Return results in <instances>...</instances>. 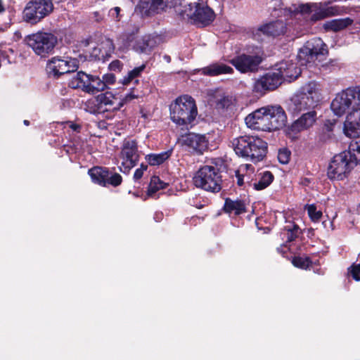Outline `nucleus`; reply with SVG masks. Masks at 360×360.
Wrapping results in <instances>:
<instances>
[{
    "mask_svg": "<svg viewBox=\"0 0 360 360\" xmlns=\"http://www.w3.org/2000/svg\"><path fill=\"white\" fill-rule=\"evenodd\" d=\"M84 142L83 141L75 140L73 143V145L75 147L76 150H82L84 147Z\"/></svg>",
    "mask_w": 360,
    "mask_h": 360,
    "instance_id": "obj_53",
    "label": "nucleus"
},
{
    "mask_svg": "<svg viewBox=\"0 0 360 360\" xmlns=\"http://www.w3.org/2000/svg\"><path fill=\"white\" fill-rule=\"evenodd\" d=\"M355 153L360 154V137L350 142L347 150L333 158L328 167V178L337 180L345 178L357 164Z\"/></svg>",
    "mask_w": 360,
    "mask_h": 360,
    "instance_id": "obj_2",
    "label": "nucleus"
},
{
    "mask_svg": "<svg viewBox=\"0 0 360 360\" xmlns=\"http://www.w3.org/2000/svg\"><path fill=\"white\" fill-rule=\"evenodd\" d=\"M139 28L136 27L132 32H125L119 39L122 49H132L138 53H149L157 45L155 37L150 35L137 38L136 34Z\"/></svg>",
    "mask_w": 360,
    "mask_h": 360,
    "instance_id": "obj_9",
    "label": "nucleus"
},
{
    "mask_svg": "<svg viewBox=\"0 0 360 360\" xmlns=\"http://www.w3.org/2000/svg\"><path fill=\"white\" fill-rule=\"evenodd\" d=\"M274 179V176L270 172H264L259 181L253 183V188L257 191L263 190L270 185Z\"/></svg>",
    "mask_w": 360,
    "mask_h": 360,
    "instance_id": "obj_31",
    "label": "nucleus"
},
{
    "mask_svg": "<svg viewBox=\"0 0 360 360\" xmlns=\"http://www.w3.org/2000/svg\"><path fill=\"white\" fill-rule=\"evenodd\" d=\"M321 99L320 85L315 82H310L302 86L292 97L291 108L297 112L314 109Z\"/></svg>",
    "mask_w": 360,
    "mask_h": 360,
    "instance_id": "obj_4",
    "label": "nucleus"
},
{
    "mask_svg": "<svg viewBox=\"0 0 360 360\" xmlns=\"http://www.w3.org/2000/svg\"><path fill=\"white\" fill-rule=\"evenodd\" d=\"M120 158L122 159L120 171L123 173H129L139 160V153L136 141L124 140L123 141Z\"/></svg>",
    "mask_w": 360,
    "mask_h": 360,
    "instance_id": "obj_14",
    "label": "nucleus"
},
{
    "mask_svg": "<svg viewBox=\"0 0 360 360\" xmlns=\"http://www.w3.org/2000/svg\"><path fill=\"white\" fill-rule=\"evenodd\" d=\"M148 166L146 165L141 164L140 167L136 169L134 174V179L135 181L139 180L143 174V172L147 169Z\"/></svg>",
    "mask_w": 360,
    "mask_h": 360,
    "instance_id": "obj_47",
    "label": "nucleus"
},
{
    "mask_svg": "<svg viewBox=\"0 0 360 360\" xmlns=\"http://www.w3.org/2000/svg\"><path fill=\"white\" fill-rule=\"evenodd\" d=\"M350 107L352 110L346 117L343 130L347 136L356 138L360 135V108H355L350 89L338 94L330 104L332 111L338 117L343 115Z\"/></svg>",
    "mask_w": 360,
    "mask_h": 360,
    "instance_id": "obj_1",
    "label": "nucleus"
},
{
    "mask_svg": "<svg viewBox=\"0 0 360 360\" xmlns=\"http://www.w3.org/2000/svg\"><path fill=\"white\" fill-rule=\"evenodd\" d=\"M229 100L228 99V98L225 97V96H223L219 102V104L221 103L222 107H225L226 105H229Z\"/></svg>",
    "mask_w": 360,
    "mask_h": 360,
    "instance_id": "obj_55",
    "label": "nucleus"
},
{
    "mask_svg": "<svg viewBox=\"0 0 360 360\" xmlns=\"http://www.w3.org/2000/svg\"><path fill=\"white\" fill-rule=\"evenodd\" d=\"M24 124H25V125H29V121H27V120H25V121H24Z\"/></svg>",
    "mask_w": 360,
    "mask_h": 360,
    "instance_id": "obj_59",
    "label": "nucleus"
},
{
    "mask_svg": "<svg viewBox=\"0 0 360 360\" xmlns=\"http://www.w3.org/2000/svg\"><path fill=\"white\" fill-rule=\"evenodd\" d=\"M87 94H95L99 91L105 90V85L101 79L97 76L89 75V82H88Z\"/></svg>",
    "mask_w": 360,
    "mask_h": 360,
    "instance_id": "obj_30",
    "label": "nucleus"
},
{
    "mask_svg": "<svg viewBox=\"0 0 360 360\" xmlns=\"http://www.w3.org/2000/svg\"><path fill=\"white\" fill-rule=\"evenodd\" d=\"M349 271L354 279L360 281V264L352 265Z\"/></svg>",
    "mask_w": 360,
    "mask_h": 360,
    "instance_id": "obj_46",
    "label": "nucleus"
},
{
    "mask_svg": "<svg viewBox=\"0 0 360 360\" xmlns=\"http://www.w3.org/2000/svg\"><path fill=\"white\" fill-rule=\"evenodd\" d=\"M10 59L8 58V56L6 53L5 51L0 50V65L1 64H8L10 63Z\"/></svg>",
    "mask_w": 360,
    "mask_h": 360,
    "instance_id": "obj_49",
    "label": "nucleus"
},
{
    "mask_svg": "<svg viewBox=\"0 0 360 360\" xmlns=\"http://www.w3.org/2000/svg\"><path fill=\"white\" fill-rule=\"evenodd\" d=\"M325 44L320 38L307 41L299 50L297 59L301 65H307L314 63L319 55H323Z\"/></svg>",
    "mask_w": 360,
    "mask_h": 360,
    "instance_id": "obj_13",
    "label": "nucleus"
},
{
    "mask_svg": "<svg viewBox=\"0 0 360 360\" xmlns=\"http://www.w3.org/2000/svg\"><path fill=\"white\" fill-rule=\"evenodd\" d=\"M253 173H252L251 170H248V172H243V176L245 179V184H248L250 186L253 187V183L252 182V177L251 175Z\"/></svg>",
    "mask_w": 360,
    "mask_h": 360,
    "instance_id": "obj_48",
    "label": "nucleus"
},
{
    "mask_svg": "<svg viewBox=\"0 0 360 360\" xmlns=\"http://www.w3.org/2000/svg\"><path fill=\"white\" fill-rule=\"evenodd\" d=\"M69 127L72 130V131L75 132H78L81 128V127L79 124L74 123H70Z\"/></svg>",
    "mask_w": 360,
    "mask_h": 360,
    "instance_id": "obj_54",
    "label": "nucleus"
},
{
    "mask_svg": "<svg viewBox=\"0 0 360 360\" xmlns=\"http://www.w3.org/2000/svg\"><path fill=\"white\" fill-rule=\"evenodd\" d=\"M173 0H140L136 11L141 15H150L163 11L172 4Z\"/></svg>",
    "mask_w": 360,
    "mask_h": 360,
    "instance_id": "obj_20",
    "label": "nucleus"
},
{
    "mask_svg": "<svg viewBox=\"0 0 360 360\" xmlns=\"http://www.w3.org/2000/svg\"><path fill=\"white\" fill-rule=\"evenodd\" d=\"M53 11V4L50 0H34L28 2L22 12L23 20L35 25Z\"/></svg>",
    "mask_w": 360,
    "mask_h": 360,
    "instance_id": "obj_11",
    "label": "nucleus"
},
{
    "mask_svg": "<svg viewBox=\"0 0 360 360\" xmlns=\"http://www.w3.org/2000/svg\"><path fill=\"white\" fill-rule=\"evenodd\" d=\"M290 152L287 149L279 150L278 160L281 164H287L290 160Z\"/></svg>",
    "mask_w": 360,
    "mask_h": 360,
    "instance_id": "obj_40",
    "label": "nucleus"
},
{
    "mask_svg": "<svg viewBox=\"0 0 360 360\" xmlns=\"http://www.w3.org/2000/svg\"><path fill=\"white\" fill-rule=\"evenodd\" d=\"M122 64L119 60L112 61L110 64V69L113 71H120Z\"/></svg>",
    "mask_w": 360,
    "mask_h": 360,
    "instance_id": "obj_50",
    "label": "nucleus"
},
{
    "mask_svg": "<svg viewBox=\"0 0 360 360\" xmlns=\"http://www.w3.org/2000/svg\"><path fill=\"white\" fill-rule=\"evenodd\" d=\"M231 144L238 156L249 158L255 163L262 161L266 155V143L257 136H240L234 139Z\"/></svg>",
    "mask_w": 360,
    "mask_h": 360,
    "instance_id": "obj_3",
    "label": "nucleus"
},
{
    "mask_svg": "<svg viewBox=\"0 0 360 360\" xmlns=\"http://www.w3.org/2000/svg\"><path fill=\"white\" fill-rule=\"evenodd\" d=\"M25 42L36 56L45 58L53 53L58 39L51 32L38 31L26 36Z\"/></svg>",
    "mask_w": 360,
    "mask_h": 360,
    "instance_id": "obj_7",
    "label": "nucleus"
},
{
    "mask_svg": "<svg viewBox=\"0 0 360 360\" xmlns=\"http://www.w3.org/2000/svg\"><path fill=\"white\" fill-rule=\"evenodd\" d=\"M88 173L94 183L103 186L107 184L108 170L106 168L95 167L90 169Z\"/></svg>",
    "mask_w": 360,
    "mask_h": 360,
    "instance_id": "obj_26",
    "label": "nucleus"
},
{
    "mask_svg": "<svg viewBox=\"0 0 360 360\" xmlns=\"http://www.w3.org/2000/svg\"><path fill=\"white\" fill-rule=\"evenodd\" d=\"M287 242L294 240L300 233V229L297 225L291 224L285 227Z\"/></svg>",
    "mask_w": 360,
    "mask_h": 360,
    "instance_id": "obj_35",
    "label": "nucleus"
},
{
    "mask_svg": "<svg viewBox=\"0 0 360 360\" xmlns=\"http://www.w3.org/2000/svg\"><path fill=\"white\" fill-rule=\"evenodd\" d=\"M145 68H146L145 65H141V66L136 67V68H134L132 70L129 71L128 72L127 75L123 78V81H122L123 84H125V85L128 84L131 82H132L134 79L138 77L141 74V72L144 70Z\"/></svg>",
    "mask_w": 360,
    "mask_h": 360,
    "instance_id": "obj_33",
    "label": "nucleus"
},
{
    "mask_svg": "<svg viewBox=\"0 0 360 360\" xmlns=\"http://www.w3.org/2000/svg\"><path fill=\"white\" fill-rule=\"evenodd\" d=\"M204 75L214 77L224 74H231L233 70L231 67L221 63H214L198 70Z\"/></svg>",
    "mask_w": 360,
    "mask_h": 360,
    "instance_id": "obj_23",
    "label": "nucleus"
},
{
    "mask_svg": "<svg viewBox=\"0 0 360 360\" xmlns=\"http://www.w3.org/2000/svg\"><path fill=\"white\" fill-rule=\"evenodd\" d=\"M292 263L296 267L306 269L310 266L311 262L309 257H295Z\"/></svg>",
    "mask_w": 360,
    "mask_h": 360,
    "instance_id": "obj_37",
    "label": "nucleus"
},
{
    "mask_svg": "<svg viewBox=\"0 0 360 360\" xmlns=\"http://www.w3.org/2000/svg\"><path fill=\"white\" fill-rule=\"evenodd\" d=\"M282 82L279 73L274 68L255 82L253 91L259 94H264L266 91L276 89Z\"/></svg>",
    "mask_w": 360,
    "mask_h": 360,
    "instance_id": "obj_17",
    "label": "nucleus"
},
{
    "mask_svg": "<svg viewBox=\"0 0 360 360\" xmlns=\"http://www.w3.org/2000/svg\"><path fill=\"white\" fill-rule=\"evenodd\" d=\"M248 127L263 131H271L266 106L260 108L250 113L245 118Z\"/></svg>",
    "mask_w": 360,
    "mask_h": 360,
    "instance_id": "obj_15",
    "label": "nucleus"
},
{
    "mask_svg": "<svg viewBox=\"0 0 360 360\" xmlns=\"http://www.w3.org/2000/svg\"><path fill=\"white\" fill-rule=\"evenodd\" d=\"M94 18H95V20H96L97 22H100V21H101V20H103V16H102V15H101V14L99 13V12H95V13H94Z\"/></svg>",
    "mask_w": 360,
    "mask_h": 360,
    "instance_id": "obj_56",
    "label": "nucleus"
},
{
    "mask_svg": "<svg viewBox=\"0 0 360 360\" xmlns=\"http://www.w3.org/2000/svg\"><path fill=\"white\" fill-rule=\"evenodd\" d=\"M9 51H11V53L13 52L12 49H9Z\"/></svg>",
    "mask_w": 360,
    "mask_h": 360,
    "instance_id": "obj_61",
    "label": "nucleus"
},
{
    "mask_svg": "<svg viewBox=\"0 0 360 360\" xmlns=\"http://www.w3.org/2000/svg\"><path fill=\"white\" fill-rule=\"evenodd\" d=\"M316 112L314 110L304 113L287 128V134L289 137L294 139L300 132L309 129L316 122Z\"/></svg>",
    "mask_w": 360,
    "mask_h": 360,
    "instance_id": "obj_18",
    "label": "nucleus"
},
{
    "mask_svg": "<svg viewBox=\"0 0 360 360\" xmlns=\"http://www.w3.org/2000/svg\"><path fill=\"white\" fill-rule=\"evenodd\" d=\"M121 8L118 6L112 8L108 11V16L115 22H117L121 20Z\"/></svg>",
    "mask_w": 360,
    "mask_h": 360,
    "instance_id": "obj_41",
    "label": "nucleus"
},
{
    "mask_svg": "<svg viewBox=\"0 0 360 360\" xmlns=\"http://www.w3.org/2000/svg\"><path fill=\"white\" fill-rule=\"evenodd\" d=\"M259 33H260V32H258V31H257V34H255V37H257V34H259Z\"/></svg>",
    "mask_w": 360,
    "mask_h": 360,
    "instance_id": "obj_60",
    "label": "nucleus"
},
{
    "mask_svg": "<svg viewBox=\"0 0 360 360\" xmlns=\"http://www.w3.org/2000/svg\"><path fill=\"white\" fill-rule=\"evenodd\" d=\"M248 170H251L252 173H254L255 172V169L251 165L245 164L240 166L239 169L236 172L237 183L238 186H241L245 185L243 172H248Z\"/></svg>",
    "mask_w": 360,
    "mask_h": 360,
    "instance_id": "obj_34",
    "label": "nucleus"
},
{
    "mask_svg": "<svg viewBox=\"0 0 360 360\" xmlns=\"http://www.w3.org/2000/svg\"><path fill=\"white\" fill-rule=\"evenodd\" d=\"M85 105L89 112L99 114L108 111L118 110L123 106V103L111 92L107 91L88 100Z\"/></svg>",
    "mask_w": 360,
    "mask_h": 360,
    "instance_id": "obj_10",
    "label": "nucleus"
},
{
    "mask_svg": "<svg viewBox=\"0 0 360 360\" xmlns=\"http://www.w3.org/2000/svg\"><path fill=\"white\" fill-rule=\"evenodd\" d=\"M231 63L239 72L245 73L256 70L262 62L259 55L241 54L230 60Z\"/></svg>",
    "mask_w": 360,
    "mask_h": 360,
    "instance_id": "obj_19",
    "label": "nucleus"
},
{
    "mask_svg": "<svg viewBox=\"0 0 360 360\" xmlns=\"http://www.w3.org/2000/svg\"><path fill=\"white\" fill-rule=\"evenodd\" d=\"M314 5L316 6L313 8L310 20L312 22H316L327 18L324 4L321 3H314Z\"/></svg>",
    "mask_w": 360,
    "mask_h": 360,
    "instance_id": "obj_32",
    "label": "nucleus"
},
{
    "mask_svg": "<svg viewBox=\"0 0 360 360\" xmlns=\"http://www.w3.org/2000/svg\"><path fill=\"white\" fill-rule=\"evenodd\" d=\"M266 108L271 131L278 130L285 125L287 115L280 105H267Z\"/></svg>",
    "mask_w": 360,
    "mask_h": 360,
    "instance_id": "obj_22",
    "label": "nucleus"
},
{
    "mask_svg": "<svg viewBox=\"0 0 360 360\" xmlns=\"http://www.w3.org/2000/svg\"><path fill=\"white\" fill-rule=\"evenodd\" d=\"M166 186V184L162 181L159 177L153 176L150 180V186H149V191L150 192H155L158 190L165 188Z\"/></svg>",
    "mask_w": 360,
    "mask_h": 360,
    "instance_id": "obj_38",
    "label": "nucleus"
},
{
    "mask_svg": "<svg viewBox=\"0 0 360 360\" xmlns=\"http://www.w3.org/2000/svg\"><path fill=\"white\" fill-rule=\"evenodd\" d=\"M353 94V101L355 105H360V86L356 88H348Z\"/></svg>",
    "mask_w": 360,
    "mask_h": 360,
    "instance_id": "obj_45",
    "label": "nucleus"
},
{
    "mask_svg": "<svg viewBox=\"0 0 360 360\" xmlns=\"http://www.w3.org/2000/svg\"><path fill=\"white\" fill-rule=\"evenodd\" d=\"M224 208L226 212L233 213L236 215H238L246 212L245 205L244 202L241 200H231L226 199Z\"/></svg>",
    "mask_w": 360,
    "mask_h": 360,
    "instance_id": "obj_28",
    "label": "nucleus"
},
{
    "mask_svg": "<svg viewBox=\"0 0 360 360\" xmlns=\"http://www.w3.org/2000/svg\"><path fill=\"white\" fill-rule=\"evenodd\" d=\"M352 22L353 20L349 18L334 19L326 22L323 27L326 30L338 32L352 25Z\"/></svg>",
    "mask_w": 360,
    "mask_h": 360,
    "instance_id": "obj_27",
    "label": "nucleus"
},
{
    "mask_svg": "<svg viewBox=\"0 0 360 360\" xmlns=\"http://www.w3.org/2000/svg\"><path fill=\"white\" fill-rule=\"evenodd\" d=\"M89 75L82 71L78 72L70 80L69 86L72 89H80L84 92L87 93Z\"/></svg>",
    "mask_w": 360,
    "mask_h": 360,
    "instance_id": "obj_25",
    "label": "nucleus"
},
{
    "mask_svg": "<svg viewBox=\"0 0 360 360\" xmlns=\"http://www.w3.org/2000/svg\"><path fill=\"white\" fill-rule=\"evenodd\" d=\"M4 11V6L1 4V1L0 0V13Z\"/></svg>",
    "mask_w": 360,
    "mask_h": 360,
    "instance_id": "obj_58",
    "label": "nucleus"
},
{
    "mask_svg": "<svg viewBox=\"0 0 360 360\" xmlns=\"http://www.w3.org/2000/svg\"><path fill=\"white\" fill-rule=\"evenodd\" d=\"M316 6L314 3H307L300 4L298 7V11L302 14H310L312 13L313 8Z\"/></svg>",
    "mask_w": 360,
    "mask_h": 360,
    "instance_id": "obj_42",
    "label": "nucleus"
},
{
    "mask_svg": "<svg viewBox=\"0 0 360 360\" xmlns=\"http://www.w3.org/2000/svg\"><path fill=\"white\" fill-rule=\"evenodd\" d=\"M335 124V120H326L324 124V127L328 131H333V127Z\"/></svg>",
    "mask_w": 360,
    "mask_h": 360,
    "instance_id": "obj_52",
    "label": "nucleus"
},
{
    "mask_svg": "<svg viewBox=\"0 0 360 360\" xmlns=\"http://www.w3.org/2000/svg\"><path fill=\"white\" fill-rule=\"evenodd\" d=\"M276 71L279 73L281 80L290 82L296 79L301 74V70L291 60L281 61L275 65Z\"/></svg>",
    "mask_w": 360,
    "mask_h": 360,
    "instance_id": "obj_21",
    "label": "nucleus"
},
{
    "mask_svg": "<svg viewBox=\"0 0 360 360\" xmlns=\"http://www.w3.org/2000/svg\"><path fill=\"white\" fill-rule=\"evenodd\" d=\"M164 59L167 62V63H169L170 60H171V58H170V56H167V55H165L164 56Z\"/></svg>",
    "mask_w": 360,
    "mask_h": 360,
    "instance_id": "obj_57",
    "label": "nucleus"
},
{
    "mask_svg": "<svg viewBox=\"0 0 360 360\" xmlns=\"http://www.w3.org/2000/svg\"><path fill=\"white\" fill-rule=\"evenodd\" d=\"M102 82L105 85V89L108 88V85L113 84L115 82V76L112 73L105 74L102 79Z\"/></svg>",
    "mask_w": 360,
    "mask_h": 360,
    "instance_id": "obj_44",
    "label": "nucleus"
},
{
    "mask_svg": "<svg viewBox=\"0 0 360 360\" xmlns=\"http://www.w3.org/2000/svg\"><path fill=\"white\" fill-rule=\"evenodd\" d=\"M172 153V150H169L158 154H149L146 156V160L150 165H160L171 156Z\"/></svg>",
    "mask_w": 360,
    "mask_h": 360,
    "instance_id": "obj_29",
    "label": "nucleus"
},
{
    "mask_svg": "<svg viewBox=\"0 0 360 360\" xmlns=\"http://www.w3.org/2000/svg\"><path fill=\"white\" fill-rule=\"evenodd\" d=\"M171 120L178 125L192 123L198 115L195 100L190 96H179L169 105Z\"/></svg>",
    "mask_w": 360,
    "mask_h": 360,
    "instance_id": "obj_5",
    "label": "nucleus"
},
{
    "mask_svg": "<svg viewBox=\"0 0 360 360\" xmlns=\"http://www.w3.org/2000/svg\"><path fill=\"white\" fill-rule=\"evenodd\" d=\"M179 143L198 154H202L208 148L209 139L205 134L188 133L179 139Z\"/></svg>",
    "mask_w": 360,
    "mask_h": 360,
    "instance_id": "obj_16",
    "label": "nucleus"
},
{
    "mask_svg": "<svg viewBox=\"0 0 360 360\" xmlns=\"http://www.w3.org/2000/svg\"><path fill=\"white\" fill-rule=\"evenodd\" d=\"M122 176L119 174L115 173L110 176L109 175L108 176L107 184H109L113 186H117L122 183Z\"/></svg>",
    "mask_w": 360,
    "mask_h": 360,
    "instance_id": "obj_43",
    "label": "nucleus"
},
{
    "mask_svg": "<svg viewBox=\"0 0 360 360\" xmlns=\"http://www.w3.org/2000/svg\"><path fill=\"white\" fill-rule=\"evenodd\" d=\"M193 184L199 188L210 193H218L222 188V176L216 166H202L193 176Z\"/></svg>",
    "mask_w": 360,
    "mask_h": 360,
    "instance_id": "obj_8",
    "label": "nucleus"
},
{
    "mask_svg": "<svg viewBox=\"0 0 360 360\" xmlns=\"http://www.w3.org/2000/svg\"><path fill=\"white\" fill-rule=\"evenodd\" d=\"M326 13L328 17L338 15L343 13L344 9L338 6H328V4H324Z\"/></svg>",
    "mask_w": 360,
    "mask_h": 360,
    "instance_id": "obj_39",
    "label": "nucleus"
},
{
    "mask_svg": "<svg viewBox=\"0 0 360 360\" xmlns=\"http://www.w3.org/2000/svg\"><path fill=\"white\" fill-rule=\"evenodd\" d=\"M138 96L135 95L134 93H129L127 94L122 100H120L121 102L123 103V105L136 98H137Z\"/></svg>",
    "mask_w": 360,
    "mask_h": 360,
    "instance_id": "obj_51",
    "label": "nucleus"
},
{
    "mask_svg": "<svg viewBox=\"0 0 360 360\" xmlns=\"http://www.w3.org/2000/svg\"><path fill=\"white\" fill-rule=\"evenodd\" d=\"M285 24L282 20L271 22L261 26L258 32L268 36L276 37L283 34L285 32Z\"/></svg>",
    "mask_w": 360,
    "mask_h": 360,
    "instance_id": "obj_24",
    "label": "nucleus"
},
{
    "mask_svg": "<svg viewBox=\"0 0 360 360\" xmlns=\"http://www.w3.org/2000/svg\"><path fill=\"white\" fill-rule=\"evenodd\" d=\"M306 209L310 219L313 221L316 222L321 219L322 217V212L321 210H317L315 205L311 204L307 205Z\"/></svg>",
    "mask_w": 360,
    "mask_h": 360,
    "instance_id": "obj_36",
    "label": "nucleus"
},
{
    "mask_svg": "<svg viewBox=\"0 0 360 360\" xmlns=\"http://www.w3.org/2000/svg\"><path fill=\"white\" fill-rule=\"evenodd\" d=\"M79 67L76 58L68 56H54L47 61L46 72L49 77L58 78L60 75L75 72Z\"/></svg>",
    "mask_w": 360,
    "mask_h": 360,
    "instance_id": "obj_12",
    "label": "nucleus"
},
{
    "mask_svg": "<svg viewBox=\"0 0 360 360\" xmlns=\"http://www.w3.org/2000/svg\"><path fill=\"white\" fill-rule=\"evenodd\" d=\"M178 12L184 19H190L195 24L207 25L215 18L213 10L204 2L184 1Z\"/></svg>",
    "mask_w": 360,
    "mask_h": 360,
    "instance_id": "obj_6",
    "label": "nucleus"
}]
</instances>
